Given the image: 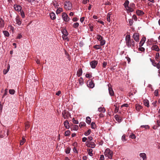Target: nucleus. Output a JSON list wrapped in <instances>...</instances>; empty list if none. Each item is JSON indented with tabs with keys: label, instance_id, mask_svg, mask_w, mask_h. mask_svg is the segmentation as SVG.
Instances as JSON below:
<instances>
[{
	"label": "nucleus",
	"instance_id": "f257e3e1",
	"mask_svg": "<svg viewBox=\"0 0 160 160\" xmlns=\"http://www.w3.org/2000/svg\"><path fill=\"white\" fill-rule=\"evenodd\" d=\"M62 38L63 40L67 41H69V39L68 37V33L66 28H63L62 30Z\"/></svg>",
	"mask_w": 160,
	"mask_h": 160
},
{
	"label": "nucleus",
	"instance_id": "f03ea898",
	"mask_svg": "<svg viewBox=\"0 0 160 160\" xmlns=\"http://www.w3.org/2000/svg\"><path fill=\"white\" fill-rule=\"evenodd\" d=\"M104 155L106 157L111 159L112 156V152L109 149L107 148L105 151Z\"/></svg>",
	"mask_w": 160,
	"mask_h": 160
},
{
	"label": "nucleus",
	"instance_id": "7ed1b4c3",
	"mask_svg": "<svg viewBox=\"0 0 160 160\" xmlns=\"http://www.w3.org/2000/svg\"><path fill=\"white\" fill-rule=\"evenodd\" d=\"M72 3L69 1H66L64 4V8L66 10H69L71 9L72 8Z\"/></svg>",
	"mask_w": 160,
	"mask_h": 160
},
{
	"label": "nucleus",
	"instance_id": "20e7f679",
	"mask_svg": "<svg viewBox=\"0 0 160 160\" xmlns=\"http://www.w3.org/2000/svg\"><path fill=\"white\" fill-rule=\"evenodd\" d=\"M86 146L88 147L94 148L96 146V144L93 142L87 141L86 142Z\"/></svg>",
	"mask_w": 160,
	"mask_h": 160
},
{
	"label": "nucleus",
	"instance_id": "39448f33",
	"mask_svg": "<svg viewBox=\"0 0 160 160\" xmlns=\"http://www.w3.org/2000/svg\"><path fill=\"white\" fill-rule=\"evenodd\" d=\"M97 39L100 42V44L101 46H103L105 44V41L104 40H103L102 37L101 36L99 35H97Z\"/></svg>",
	"mask_w": 160,
	"mask_h": 160
},
{
	"label": "nucleus",
	"instance_id": "423d86ee",
	"mask_svg": "<svg viewBox=\"0 0 160 160\" xmlns=\"http://www.w3.org/2000/svg\"><path fill=\"white\" fill-rule=\"evenodd\" d=\"M98 63V62L95 60L92 61L90 62V64L92 68H95Z\"/></svg>",
	"mask_w": 160,
	"mask_h": 160
},
{
	"label": "nucleus",
	"instance_id": "0eeeda50",
	"mask_svg": "<svg viewBox=\"0 0 160 160\" xmlns=\"http://www.w3.org/2000/svg\"><path fill=\"white\" fill-rule=\"evenodd\" d=\"M87 85L90 88H92L94 87V84L92 81H88L87 82Z\"/></svg>",
	"mask_w": 160,
	"mask_h": 160
},
{
	"label": "nucleus",
	"instance_id": "6e6552de",
	"mask_svg": "<svg viewBox=\"0 0 160 160\" xmlns=\"http://www.w3.org/2000/svg\"><path fill=\"white\" fill-rule=\"evenodd\" d=\"M139 34L138 33H134L133 35V38L137 42H138L139 41Z\"/></svg>",
	"mask_w": 160,
	"mask_h": 160
},
{
	"label": "nucleus",
	"instance_id": "1a4fd4ad",
	"mask_svg": "<svg viewBox=\"0 0 160 160\" xmlns=\"http://www.w3.org/2000/svg\"><path fill=\"white\" fill-rule=\"evenodd\" d=\"M132 40H131V38L130 35L128 34L126 36L125 38V41L126 45L128 44V46L129 45V42Z\"/></svg>",
	"mask_w": 160,
	"mask_h": 160
},
{
	"label": "nucleus",
	"instance_id": "9d476101",
	"mask_svg": "<svg viewBox=\"0 0 160 160\" xmlns=\"http://www.w3.org/2000/svg\"><path fill=\"white\" fill-rule=\"evenodd\" d=\"M111 85L110 84L108 85V91L109 94L111 96H113L114 95V92L112 88L110 87Z\"/></svg>",
	"mask_w": 160,
	"mask_h": 160
},
{
	"label": "nucleus",
	"instance_id": "9b49d317",
	"mask_svg": "<svg viewBox=\"0 0 160 160\" xmlns=\"http://www.w3.org/2000/svg\"><path fill=\"white\" fill-rule=\"evenodd\" d=\"M14 7L15 10L18 12H20V11H22V7H21L19 5L17 4L14 5Z\"/></svg>",
	"mask_w": 160,
	"mask_h": 160
},
{
	"label": "nucleus",
	"instance_id": "f8f14e48",
	"mask_svg": "<svg viewBox=\"0 0 160 160\" xmlns=\"http://www.w3.org/2000/svg\"><path fill=\"white\" fill-rule=\"evenodd\" d=\"M126 45L128 48H133L135 46V42L132 40L129 42V46H128V44H126Z\"/></svg>",
	"mask_w": 160,
	"mask_h": 160
},
{
	"label": "nucleus",
	"instance_id": "ddd939ff",
	"mask_svg": "<svg viewBox=\"0 0 160 160\" xmlns=\"http://www.w3.org/2000/svg\"><path fill=\"white\" fill-rule=\"evenodd\" d=\"M62 17L63 20H68H68H69L71 19V18H70L68 17L66 13L64 12L62 13Z\"/></svg>",
	"mask_w": 160,
	"mask_h": 160
},
{
	"label": "nucleus",
	"instance_id": "4468645a",
	"mask_svg": "<svg viewBox=\"0 0 160 160\" xmlns=\"http://www.w3.org/2000/svg\"><path fill=\"white\" fill-rule=\"evenodd\" d=\"M151 49L152 50H154L157 52H158L160 51L159 47L157 45H152V47Z\"/></svg>",
	"mask_w": 160,
	"mask_h": 160
},
{
	"label": "nucleus",
	"instance_id": "2eb2a0df",
	"mask_svg": "<svg viewBox=\"0 0 160 160\" xmlns=\"http://www.w3.org/2000/svg\"><path fill=\"white\" fill-rule=\"evenodd\" d=\"M146 41V38L145 37H143L139 43V47H142Z\"/></svg>",
	"mask_w": 160,
	"mask_h": 160
},
{
	"label": "nucleus",
	"instance_id": "dca6fc26",
	"mask_svg": "<svg viewBox=\"0 0 160 160\" xmlns=\"http://www.w3.org/2000/svg\"><path fill=\"white\" fill-rule=\"evenodd\" d=\"M64 125L67 129H69L70 128L69 124L68 121L66 120L64 122Z\"/></svg>",
	"mask_w": 160,
	"mask_h": 160
},
{
	"label": "nucleus",
	"instance_id": "f3484780",
	"mask_svg": "<svg viewBox=\"0 0 160 160\" xmlns=\"http://www.w3.org/2000/svg\"><path fill=\"white\" fill-rule=\"evenodd\" d=\"M139 156L143 158V160H146L147 159L146 154L144 153H140Z\"/></svg>",
	"mask_w": 160,
	"mask_h": 160
},
{
	"label": "nucleus",
	"instance_id": "a211bd4d",
	"mask_svg": "<svg viewBox=\"0 0 160 160\" xmlns=\"http://www.w3.org/2000/svg\"><path fill=\"white\" fill-rule=\"evenodd\" d=\"M143 103L144 105L147 106V107L148 108L149 107V102L148 100L147 99H144L143 101Z\"/></svg>",
	"mask_w": 160,
	"mask_h": 160
},
{
	"label": "nucleus",
	"instance_id": "6ab92c4d",
	"mask_svg": "<svg viewBox=\"0 0 160 160\" xmlns=\"http://www.w3.org/2000/svg\"><path fill=\"white\" fill-rule=\"evenodd\" d=\"M82 74V70L81 68L78 69L77 72V75L78 77H80Z\"/></svg>",
	"mask_w": 160,
	"mask_h": 160
},
{
	"label": "nucleus",
	"instance_id": "aec40b11",
	"mask_svg": "<svg viewBox=\"0 0 160 160\" xmlns=\"http://www.w3.org/2000/svg\"><path fill=\"white\" fill-rule=\"evenodd\" d=\"M87 152H88V154L90 156H93V154L92 153L93 150L91 148H88L87 149Z\"/></svg>",
	"mask_w": 160,
	"mask_h": 160
},
{
	"label": "nucleus",
	"instance_id": "412c9836",
	"mask_svg": "<svg viewBox=\"0 0 160 160\" xmlns=\"http://www.w3.org/2000/svg\"><path fill=\"white\" fill-rule=\"evenodd\" d=\"M114 118L118 122H121V119L118 115L117 114L115 115L114 116Z\"/></svg>",
	"mask_w": 160,
	"mask_h": 160
},
{
	"label": "nucleus",
	"instance_id": "4be33fe9",
	"mask_svg": "<svg viewBox=\"0 0 160 160\" xmlns=\"http://www.w3.org/2000/svg\"><path fill=\"white\" fill-rule=\"evenodd\" d=\"M136 13L139 16L142 15L144 13L143 11L139 10H137Z\"/></svg>",
	"mask_w": 160,
	"mask_h": 160
},
{
	"label": "nucleus",
	"instance_id": "5701e85b",
	"mask_svg": "<svg viewBox=\"0 0 160 160\" xmlns=\"http://www.w3.org/2000/svg\"><path fill=\"white\" fill-rule=\"evenodd\" d=\"M142 108V107L138 104L136 105V108L137 111H139Z\"/></svg>",
	"mask_w": 160,
	"mask_h": 160
},
{
	"label": "nucleus",
	"instance_id": "b1692460",
	"mask_svg": "<svg viewBox=\"0 0 160 160\" xmlns=\"http://www.w3.org/2000/svg\"><path fill=\"white\" fill-rule=\"evenodd\" d=\"M50 16L52 19L54 20L56 18L55 14L53 12H51L50 14Z\"/></svg>",
	"mask_w": 160,
	"mask_h": 160
},
{
	"label": "nucleus",
	"instance_id": "393cba45",
	"mask_svg": "<svg viewBox=\"0 0 160 160\" xmlns=\"http://www.w3.org/2000/svg\"><path fill=\"white\" fill-rule=\"evenodd\" d=\"M129 3V1L128 0H126L124 3L123 4V5L124 6L125 8L126 9H127L128 8V4Z\"/></svg>",
	"mask_w": 160,
	"mask_h": 160
},
{
	"label": "nucleus",
	"instance_id": "a878e982",
	"mask_svg": "<svg viewBox=\"0 0 160 160\" xmlns=\"http://www.w3.org/2000/svg\"><path fill=\"white\" fill-rule=\"evenodd\" d=\"M78 81L79 84L80 85H82L84 83V80L82 78H80L78 80Z\"/></svg>",
	"mask_w": 160,
	"mask_h": 160
},
{
	"label": "nucleus",
	"instance_id": "bb28decb",
	"mask_svg": "<svg viewBox=\"0 0 160 160\" xmlns=\"http://www.w3.org/2000/svg\"><path fill=\"white\" fill-rule=\"evenodd\" d=\"M98 110L99 112H104L106 111L105 109L104 108H98Z\"/></svg>",
	"mask_w": 160,
	"mask_h": 160
},
{
	"label": "nucleus",
	"instance_id": "cd10ccee",
	"mask_svg": "<svg viewBox=\"0 0 160 160\" xmlns=\"http://www.w3.org/2000/svg\"><path fill=\"white\" fill-rule=\"evenodd\" d=\"M25 142H26V139L23 137H22V140L20 141V145H22Z\"/></svg>",
	"mask_w": 160,
	"mask_h": 160
},
{
	"label": "nucleus",
	"instance_id": "c85d7f7f",
	"mask_svg": "<svg viewBox=\"0 0 160 160\" xmlns=\"http://www.w3.org/2000/svg\"><path fill=\"white\" fill-rule=\"evenodd\" d=\"M3 32L5 37H8L10 35L9 33L7 31H3Z\"/></svg>",
	"mask_w": 160,
	"mask_h": 160
},
{
	"label": "nucleus",
	"instance_id": "c756f323",
	"mask_svg": "<svg viewBox=\"0 0 160 160\" xmlns=\"http://www.w3.org/2000/svg\"><path fill=\"white\" fill-rule=\"evenodd\" d=\"M86 122L88 124H90L91 122V120L90 118L88 117L86 118Z\"/></svg>",
	"mask_w": 160,
	"mask_h": 160
},
{
	"label": "nucleus",
	"instance_id": "7c9ffc66",
	"mask_svg": "<svg viewBox=\"0 0 160 160\" xmlns=\"http://www.w3.org/2000/svg\"><path fill=\"white\" fill-rule=\"evenodd\" d=\"M9 68H10V66H9V65H8L7 69L6 70L5 69L4 70L3 73L4 74H6L9 71Z\"/></svg>",
	"mask_w": 160,
	"mask_h": 160
},
{
	"label": "nucleus",
	"instance_id": "2f4dec72",
	"mask_svg": "<svg viewBox=\"0 0 160 160\" xmlns=\"http://www.w3.org/2000/svg\"><path fill=\"white\" fill-rule=\"evenodd\" d=\"M150 60L151 62L152 63V65L156 67V65L157 64V63L155 62L154 60H152V59H151V58H150Z\"/></svg>",
	"mask_w": 160,
	"mask_h": 160
},
{
	"label": "nucleus",
	"instance_id": "473e14b6",
	"mask_svg": "<svg viewBox=\"0 0 160 160\" xmlns=\"http://www.w3.org/2000/svg\"><path fill=\"white\" fill-rule=\"evenodd\" d=\"M128 11H129L130 12H132L134 11V9L129 6L127 9H126Z\"/></svg>",
	"mask_w": 160,
	"mask_h": 160
},
{
	"label": "nucleus",
	"instance_id": "72a5a7b5",
	"mask_svg": "<svg viewBox=\"0 0 160 160\" xmlns=\"http://www.w3.org/2000/svg\"><path fill=\"white\" fill-rule=\"evenodd\" d=\"M62 11V8H59L57 9L56 11V13L57 14L60 13Z\"/></svg>",
	"mask_w": 160,
	"mask_h": 160
},
{
	"label": "nucleus",
	"instance_id": "f704fd0d",
	"mask_svg": "<svg viewBox=\"0 0 160 160\" xmlns=\"http://www.w3.org/2000/svg\"><path fill=\"white\" fill-rule=\"evenodd\" d=\"M91 132V130L89 129L85 132L84 135L86 136H88L90 133Z\"/></svg>",
	"mask_w": 160,
	"mask_h": 160
},
{
	"label": "nucleus",
	"instance_id": "c9c22d12",
	"mask_svg": "<svg viewBox=\"0 0 160 160\" xmlns=\"http://www.w3.org/2000/svg\"><path fill=\"white\" fill-rule=\"evenodd\" d=\"M91 127L92 128V129H95V128L96 124L94 122H92L91 124Z\"/></svg>",
	"mask_w": 160,
	"mask_h": 160
},
{
	"label": "nucleus",
	"instance_id": "e433bc0d",
	"mask_svg": "<svg viewBox=\"0 0 160 160\" xmlns=\"http://www.w3.org/2000/svg\"><path fill=\"white\" fill-rule=\"evenodd\" d=\"M70 148L68 147L65 149V152L67 154H69L70 152Z\"/></svg>",
	"mask_w": 160,
	"mask_h": 160
},
{
	"label": "nucleus",
	"instance_id": "4c0bfd02",
	"mask_svg": "<svg viewBox=\"0 0 160 160\" xmlns=\"http://www.w3.org/2000/svg\"><path fill=\"white\" fill-rule=\"evenodd\" d=\"M159 56L160 55L159 53L158 52H157L156 53L155 56V58L156 61H158V59H159Z\"/></svg>",
	"mask_w": 160,
	"mask_h": 160
},
{
	"label": "nucleus",
	"instance_id": "58836bf2",
	"mask_svg": "<svg viewBox=\"0 0 160 160\" xmlns=\"http://www.w3.org/2000/svg\"><path fill=\"white\" fill-rule=\"evenodd\" d=\"M9 93L12 95H13L15 92V91L14 89H10L9 90Z\"/></svg>",
	"mask_w": 160,
	"mask_h": 160
},
{
	"label": "nucleus",
	"instance_id": "ea45409f",
	"mask_svg": "<svg viewBox=\"0 0 160 160\" xmlns=\"http://www.w3.org/2000/svg\"><path fill=\"white\" fill-rule=\"evenodd\" d=\"M70 132L69 130H67L65 132V136H68L70 135Z\"/></svg>",
	"mask_w": 160,
	"mask_h": 160
},
{
	"label": "nucleus",
	"instance_id": "a19ab883",
	"mask_svg": "<svg viewBox=\"0 0 160 160\" xmlns=\"http://www.w3.org/2000/svg\"><path fill=\"white\" fill-rule=\"evenodd\" d=\"M140 128H143L145 129H149V126L148 125H142L141 126Z\"/></svg>",
	"mask_w": 160,
	"mask_h": 160
},
{
	"label": "nucleus",
	"instance_id": "79ce46f5",
	"mask_svg": "<svg viewBox=\"0 0 160 160\" xmlns=\"http://www.w3.org/2000/svg\"><path fill=\"white\" fill-rule=\"evenodd\" d=\"M122 140L123 142H125L127 141V140L126 139V135L125 134H124L122 136Z\"/></svg>",
	"mask_w": 160,
	"mask_h": 160
},
{
	"label": "nucleus",
	"instance_id": "37998d69",
	"mask_svg": "<svg viewBox=\"0 0 160 160\" xmlns=\"http://www.w3.org/2000/svg\"><path fill=\"white\" fill-rule=\"evenodd\" d=\"M20 14L21 15L22 18H24L25 17V14L23 10L20 11Z\"/></svg>",
	"mask_w": 160,
	"mask_h": 160
},
{
	"label": "nucleus",
	"instance_id": "c03bdc74",
	"mask_svg": "<svg viewBox=\"0 0 160 160\" xmlns=\"http://www.w3.org/2000/svg\"><path fill=\"white\" fill-rule=\"evenodd\" d=\"M85 76L87 78H90L92 77V74L91 73L86 74Z\"/></svg>",
	"mask_w": 160,
	"mask_h": 160
},
{
	"label": "nucleus",
	"instance_id": "a18cd8bd",
	"mask_svg": "<svg viewBox=\"0 0 160 160\" xmlns=\"http://www.w3.org/2000/svg\"><path fill=\"white\" fill-rule=\"evenodd\" d=\"M4 21H0V28L3 27L4 26Z\"/></svg>",
	"mask_w": 160,
	"mask_h": 160
},
{
	"label": "nucleus",
	"instance_id": "49530a36",
	"mask_svg": "<svg viewBox=\"0 0 160 160\" xmlns=\"http://www.w3.org/2000/svg\"><path fill=\"white\" fill-rule=\"evenodd\" d=\"M93 48L96 49H99L101 48V47L99 45H96L93 46Z\"/></svg>",
	"mask_w": 160,
	"mask_h": 160
},
{
	"label": "nucleus",
	"instance_id": "de8ad7c7",
	"mask_svg": "<svg viewBox=\"0 0 160 160\" xmlns=\"http://www.w3.org/2000/svg\"><path fill=\"white\" fill-rule=\"evenodd\" d=\"M138 48V51H141L142 52H144L145 51V48L143 47H140Z\"/></svg>",
	"mask_w": 160,
	"mask_h": 160
},
{
	"label": "nucleus",
	"instance_id": "09e8293b",
	"mask_svg": "<svg viewBox=\"0 0 160 160\" xmlns=\"http://www.w3.org/2000/svg\"><path fill=\"white\" fill-rule=\"evenodd\" d=\"M130 138L132 139H135L136 138V136L133 133H132L129 136Z\"/></svg>",
	"mask_w": 160,
	"mask_h": 160
},
{
	"label": "nucleus",
	"instance_id": "8fccbe9b",
	"mask_svg": "<svg viewBox=\"0 0 160 160\" xmlns=\"http://www.w3.org/2000/svg\"><path fill=\"white\" fill-rule=\"evenodd\" d=\"M14 23L17 24L18 25H19L21 24V21H15Z\"/></svg>",
	"mask_w": 160,
	"mask_h": 160
},
{
	"label": "nucleus",
	"instance_id": "3c124183",
	"mask_svg": "<svg viewBox=\"0 0 160 160\" xmlns=\"http://www.w3.org/2000/svg\"><path fill=\"white\" fill-rule=\"evenodd\" d=\"M62 114L63 116V117L64 118H66L67 117V115L66 114V113H65V112H62Z\"/></svg>",
	"mask_w": 160,
	"mask_h": 160
},
{
	"label": "nucleus",
	"instance_id": "603ef678",
	"mask_svg": "<svg viewBox=\"0 0 160 160\" xmlns=\"http://www.w3.org/2000/svg\"><path fill=\"white\" fill-rule=\"evenodd\" d=\"M8 28L10 29V30H12V32L14 31V28L11 25H10L8 26Z\"/></svg>",
	"mask_w": 160,
	"mask_h": 160
},
{
	"label": "nucleus",
	"instance_id": "864d4df0",
	"mask_svg": "<svg viewBox=\"0 0 160 160\" xmlns=\"http://www.w3.org/2000/svg\"><path fill=\"white\" fill-rule=\"evenodd\" d=\"M72 122L75 124H78V121L77 120H75L74 118L72 119Z\"/></svg>",
	"mask_w": 160,
	"mask_h": 160
},
{
	"label": "nucleus",
	"instance_id": "5fc2aeb1",
	"mask_svg": "<svg viewBox=\"0 0 160 160\" xmlns=\"http://www.w3.org/2000/svg\"><path fill=\"white\" fill-rule=\"evenodd\" d=\"M79 23L78 22L74 23L73 24V27L75 28H76L78 26Z\"/></svg>",
	"mask_w": 160,
	"mask_h": 160
},
{
	"label": "nucleus",
	"instance_id": "6e6d98bb",
	"mask_svg": "<svg viewBox=\"0 0 160 160\" xmlns=\"http://www.w3.org/2000/svg\"><path fill=\"white\" fill-rule=\"evenodd\" d=\"M107 64V62H103L102 66L104 68H105Z\"/></svg>",
	"mask_w": 160,
	"mask_h": 160
},
{
	"label": "nucleus",
	"instance_id": "4d7b16f0",
	"mask_svg": "<svg viewBox=\"0 0 160 160\" xmlns=\"http://www.w3.org/2000/svg\"><path fill=\"white\" fill-rule=\"evenodd\" d=\"M160 63V61H159V62H158L157 64L156 65V66L157 68L158 69H159L160 68V64L159 63Z\"/></svg>",
	"mask_w": 160,
	"mask_h": 160
},
{
	"label": "nucleus",
	"instance_id": "13d9d810",
	"mask_svg": "<svg viewBox=\"0 0 160 160\" xmlns=\"http://www.w3.org/2000/svg\"><path fill=\"white\" fill-rule=\"evenodd\" d=\"M74 128L73 129V130H77L78 129V126L77 125H75L74 126Z\"/></svg>",
	"mask_w": 160,
	"mask_h": 160
},
{
	"label": "nucleus",
	"instance_id": "bf43d9fd",
	"mask_svg": "<svg viewBox=\"0 0 160 160\" xmlns=\"http://www.w3.org/2000/svg\"><path fill=\"white\" fill-rule=\"evenodd\" d=\"M156 124L158 127L160 126V121L159 120H157L156 122Z\"/></svg>",
	"mask_w": 160,
	"mask_h": 160
},
{
	"label": "nucleus",
	"instance_id": "052dcab7",
	"mask_svg": "<svg viewBox=\"0 0 160 160\" xmlns=\"http://www.w3.org/2000/svg\"><path fill=\"white\" fill-rule=\"evenodd\" d=\"M29 127V124L28 122H27L26 123L25 125V129H28Z\"/></svg>",
	"mask_w": 160,
	"mask_h": 160
},
{
	"label": "nucleus",
	"instance_id": "680f3d73",
	"mask_svg": "<svg viewBox=\"0 0 160 160\" xmlns=\"http://www.w3.org/2000/svg\"><path fill=\"white\" fill-rule=\"evenodd\" d=\"M157 101H155L154 102H152V104L153 105L154 107H156L157 106Z\"/></svg>",
	"mask_w": 160,
	"mask_h": 160
},
{
	"label": "nucleus",
	"instance_id": "e2e57ef3",
	"mask_svg": "<svg viewBox=\"0 0 160 160\" xmlns=\"http://www.w3.org/2000/svg\"><path fill=\"white\" fill-rule=\"evenodd\" d=\"M22 37V36L21 34H19L17 37V38L18 39H20Z\"/></svg>",
	"mask_w": 160,
	"mask_h": 160
},
{
	"label": "nucleus",
	"instance_id": "0e129e2a",
	"mask_svg": "<svg viewBox=\"0 0 160 160\" xmlns=\"http://www.w3.org/2000/svg\"><path fill=\"white\" fill-rule=\"evenodd\" d=\"M85 123L84 122H81L79 123V126H85Z\"/></svg>",
	"mask_w": 160,
	"mask_h": 160
},
{
	"label": "nucleus",
	"instance_id": "69168bd1",
	"mask_svg": "<svg viewBox=\"0 0 160 160\" xmlns=\"http://www.w3.org/2000/svg\"><path fill=\"white\" fill-rule=\"evenodd\" d=\"M53 5L55 7H57V8L59 6V5H58V3H54V2H53Z\"/></svg>",
	"mask_w": 160,
	"mask_h": 160
},
{
	"label": "nucleus",
	"instance_id": "338daca9",
	"mask_svg": "<svg viewBox=\"0 0 160 160\" xmlns=\"http://www.w3.org/2000/svg\"><path fill=\"white\" fill-rule=\"evenodd\" d=\"M104 156L103 155H101L100 157V159L101 160H104Z\"/></svg>",
	"mask_w": 160,
	"mask_h": 160
},
{
	"label": "nucleus",
	"instance_id": "774afa93",
	"mask_svg": "<svg viewBox=\"0 0 160 160\" xmlns=\"http://www.w3.org/2000/svg\"><path fill=\"white\" fill-rule=\"evenodd\" d=\"M158 118L159 119H160V108L159 109L158 111Z\"/></svg>",
	"mask_w": 160,
	"mask_h": 160
}]
</instances>
